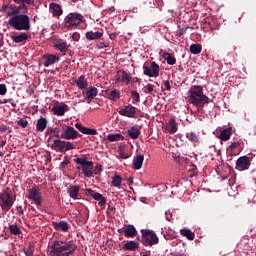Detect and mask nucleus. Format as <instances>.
<instances>
[{
    "label": "nucleus",
    "instance_id": "50",
    "mask_svg": "<svg viewBox=\"0 0 256 256\" xmlns=\"http://www.w3.org/2000/svg\"><path fill=\"white\" fill-rule=\"evenodd\" d=\"M96 47H97V49H105V48L109 47V41L103 40L102 42H99L96 45Z\"/></svg>",
    "mask_w": 256,
    "mask_h": 256
},
{
    "label": "nucleus",
    "instance_id": "59",
    "mask_svg": "<svg viewBox=\"0 0 256 256\" xmlns=\"http://www.w3.org/2000/svg\"><path fill=\"white\" fill-rule=\"evenodd\" d=\"M119 157H120V159H129V157H131V155H129L127 153L120 152Z\"/></svg>",
    "mask_w": 256,
    "mask_h": 256
},
{
    "label": "nucleus",
    "instance_id": "4",
    "mask_svg": "<svg viewBox=\"0 0 256 256\" xmlns=\"http://www.w3.org/2000/svg\"><path fill=\"white\" fill-rule=\"evenodd\" d=\"M138 241H141L144 247H153L159 243V237L153 230L142 229L141 237L137 236Z\"/></svg>",
    "mask_w": 256,
    "mask_h": 256
},
{
    "label": "nucleus",
    "instance_id": "24",
    "mask_svg": "<svg viewBox=\"0 0 256 256\" xmlns=\"http://www.w3.org/2000/svg\"><path fill=\"white\" fill-rule=\"evenodd\" d=\"M65 111H67V104H63L62 106L55 105L52 108L53 115H57L58 117H63V115H65Z\"/></svg>",
    "mask_w": 256,
    "mask_h": 256
},
{
    "label": "nucleus",
    "instance_id": "53",
    "mask_svg": "<svg viewBox=\"0 0 256 256\" xmlns=\"http://www.w3.org/2000/svg\"><path fill=\"white\" fill-rule=\"evenodd\" d=\"M69 163H71V161H69V158L65 156L63 162L60 163L61 169H65Z\"/></svg>",
    "mask_w": 256,
    "mask_h": 256
},
{
    "label": "nucleus",
    "instance_id": "19",
    "mask_svg": "<svg viewBox=\"0 0 256 256\" xmlns=\"http://www.w3.org/2000/svg\"><path fill=\"white\" fill-rule=\"evenodd\" d=\"M9 9H11L12 11L8 13V17H11V15H13V17H15L16 15L21 13V9L24 10V13H27V11H28L27 5H24V4H22L20 6L10 5Z\"/></svg>",
    "mask_w": 256,
    "mask_h": 256
},
{
    "label": "nucleus",
    "instance_id": "11",
    "mask_svg": "<svg viewBox=\"0 0 256 256\" xmlns=\"http://www.w3.org/2000/svg\"><path fill=\"white\" fill-rule=\"evenodd\" d=\"M159 71V64L155 61L151 62L150 66L146 64L143 65V74L146 75V77H159Z\"/></svg>",
    "mask_w": 256,
    "mask_h": 256
},
{
    "label": "nucleus",
    "instance_id": "45",
    "mask_svg": "<svg viewBox=\"0 0 256 256\" xmlns=\"http://www.w3.org/2000/svg\"><path fill=\"white\" fill-rule=\"evenodd\" d=\"M35 253V246H33L31 243L28 244V248L24 249V254L26 256H33Z\"/></svg>",
    "mask_w": 256,
    "mask_h": 256
},
{
    "label": "nucleus",
    "instance_id": "27",
    "mask_svg": "<svg viewBox=\"0 0 256 256\" xmlns=\"http://www.w3.org/2000/svg\"><path fill=\"white\" fill-rule=\"evenodd\" d=\"M124 251H135V249H139V242L130 240L127 241L122 247Z\"/></svg>",
    "mask_w": 256,
    "mask_h": 256
},
{
    "label": "nucleus",
    "instance_id": "5",
    "mask_svg": "<svg viewBox=\"0 0 256 256\" xmlns=\"http://www.w3.org/2000/svg\"><path fill=\"white\" fill-rule=\"evenodd\" d=\"M81 23H85V17L78 12H71L64 18L65 29H73L79 27Z\"/></svg>",
    "mask_w": 256,
    "mask_h": 256
},
{
    "label": "nucleus",
    "instance_id": "63",
    "mask_svg": "<svg viewBox=\"0 0 256 256\" xmlns=\"http://www.w3.org/2000/svg\"><path fill=\"white\" fill-rule=\"evenodd\" d=\"M118 36H119V34H117V33H111L109 35V39H111L112 41H115Z\"/></svg>",
    "mask_w": 256,
    "mask_h": 256
},
{
    "label": "nucleus",
    "instance_id": "17",
    "mask_svg": "<svg viewBox=\"0 0 256 256\" xmlns=\"http://www.w3.org/2000/svg\"><path fill=\"white\" fill-rule=\"evenodd\" d=\"M75 127L80 133H83V135H97L98 133L97 129L84 127L81 123H76Z\"/></svg>",
    "mask_w": 256,
    "mask_h": 256
},
{
    "label": "nucleus",
    "instance_id": "3",
    "mask_svg": "<svg viewBox=\"0 0 256 256\" xmlns=\"http://www.w3.org/2000/svg\"><path fill=\"white\" fill-rule=\"evenodd\" d=\"M8 23L16 31H29L31 29V19L27 14H16L9 19Z\"/></svg>",
    "mask_w": 256,
    "mask_h": 256
},
{
    "label": "nucleus",
    "instance_id": "1",
    "mask_svg": "<svg viewBox=\"0 0 256 256\" xmlns=\"http://www.w3.org/2000/svg\"><path fill=\"white\" fill-rule=\"evenodd\" d=\"M77 246L73 240L68 242H63L55 240L52 245L49 247L48 255L49 256H70L75 253Z\"/></svg>",
    "mask_w": 256,
    "mask_h": 256
},
{
    "label": "nucleus",
    "instance_id": "34",
    "mask_svg": "<svg viewBox=\"0 0 256 256\" xmlns=\"http://www.w3.org/2000/svg\"><path fill=\"white\" fill-rule=\"evenodd\" d=\"M54 48L60 50V53H67L69 51V46L67 42L58 41L54 44Z\"/></svg>",
    "mask_w": 256,
    "mask_h": 256
},
{
    "label": "nucleus",
    "instance_id": "46",
    "mask_svg": "<svg viewBox=\"0 0 256 256\" xmlns=\"http://www.w3.org/2000/svg\"><path fill=\"white\" fill-rule=\"evenodd\" d=\"M16 123L19 127H22V129H27L29 125V121L23 120V118H20L19 120H17Z\"/></svg>",
    "mask_w": 256,
    "mask_h": 256
},
{
    "label": "nucleus",
    "instance_id": "26",
    "mask_svg": "<svg viewBox=\"0 0 256 256\" xmlns=\"http://www.w3.org/2000/svg\"><path fill=\"white\" fill-rule=\"evenodd\" d=\"M46 136H48V143L53 141V137H59V128L48 127L46 130Z\"/></svg>",
    "mask_w": 256,
    "mask_h": 256
},
{
    "label": "nucleus",
    "instance_id": "49",
    "mask_svg": "<svg viewBox=\"0 0 256 256\" xmlns=\"http://www.w3.org/2000/svg\"><path fill=\"white\" fill-rule=\"evenodd\" d=\"M179 29L177 30V37H183V35H185V33H187V29H191V27L187 26L184 28H181V26H178Z\"/></svg>",
    "mask_w": 256,
    "mask_h": 256
},
{
    "label": "nucleus",
    "instance_id": "42",
    "mask_svg": "<svg viewBox=\"0 0 256 256\" xmlns=\"http://www.w3.org/2000/svg\"><path fill=\"white\" fill-rule=\"evenodd\" d=\"M11 235H21V228H19V226H17L16 224H12L8 227Z\"/></svg>",
    "mask_w": 256,
    "mask_h": 256
},
{
    "label": "nucleus",
    "instance_id": "15",
    "mask_svg": "<svg viewBox=\"0 0 256 256\" xmlns=\"http://www.w3.org/2000/svg\"><path fill=\"white\" fill-rule=\"evenodd\" d=\"M78 135H79V132H77L75 128H73L72 126H67L65 132L62 133L60 137L61 139L71 140V139H77Z\"/></svg>",
    "mask_w": 256,
    "mask_h": 256
},
{
    "label": "nucleus",
    "instance_id": "48",
    "mask_svg": "<svg viewBox=\"0 0 256 256\" xmlns=\"http://www.w3.org/2000/svg\"><path fill=\"white\" fill-rule=\"evenodd\" d=\"M131 97L136 103H139L141 101V96L139 95V92H137V90L131 91Z\"/></svg>",
    "mask_w": 256,
    "mask_h": 256
},
{
    "label": "nucleus",
    "instance_id": "28",
    "mask_svg": "<svg viewBox=\"0 0 256 256\" xmlns=\"http://www.w3.org/2000/svg\"><path fill=\"white\" fill-rule=\"evenodd\" d=\"M117 73H121V76L117 79V81H121L122 83H126V85H129V83L131 82V75L124 70H119Z\"/></svg>",
    "mask_w": 256,
    "mask_h": 256
},
{
    "label": "nucleus",
    "instance_id": "43",
    "mask_svg": "<svg viewBox=\"0 0 256 256\" xmlns=\"http://www.w3.org/2000/svg\"><path fill=\"white\" fill-rule=\"evenodd\" d=\"M169 133H177V121L175 120V118H171L169 120Z\"/></svg>",
    "mask_w": 256,
    "mask_h": 256
},
{
    "label": "nucleus",
    "instance_id": "54",
    "mask_svg": "<svg viewBox=\"0 0 256 256\" xmlns=\"http://www.w3.org/2000/svg\"><path fill=\"white\" fill-rule=\"evenodd\" d=\"M1 104L3 103H10L13 107H17V104H15V102H13V98L10 99H4L3 101H0Z\"/></svg>",
    "mask_w": 256,
    "mask_h": 256
},
{
    "label": "nucleus",
    "instance_id": "21",
    "mask_svg": "<svg viewBox=\"0 0 256 256\" xmlns=\"http://www.w3.org/2000/svg\"><path fill=\"white\" fill-rule=\"evenodd\" d=\"M79 191H81V186L79 185H70L68 187L67 193L71 199H77L79 197Z\"/></svg>",
    "mask_w": 256,
    "mask_h": 256
},
{
    "label": "nucleus",
    "instance_id": "9",
    "mask_svg": "<svg viewBox=\"0 0 256 256\" xmlns=\"http://www.w3.org/2000/svg\"><path fill=\"white\" fill-rule=\"evenodd\" d=\"M27 199L33 201L37 207H41L43 205V199L41 197V192L37 186H34L28 190V194L26 195Z\"/></svg>",
    "mask_w": 256,
    "mask_h": 256
},
{
    "label": "nucleus",
    "instance_id": "52",
    "mask_svg": "<svg viewBox=\"0 0 256 256\" xmlns=\"http://www.w3.org/2000/svg\"><path fill=\"white\" fill-rule=\"evenodd\" d=\"M143 93H153V85L148 84L146 86L143 87Z\"/></svg>",
    "mask_w": 256,
    "mask_h": 256
},
{
    "label": "nucleus",
    "instance_id": "22",
    "mask_svg": "<svg viewBox=\"0 0 256 256\" xmlns=\"http://www.w3.org/2000/svg\"><path fill=\"white\" fill-rule=\"evenodd\" d=\"M47 129V118L40 117L36 122V131L38 133H43Z\"/></svg>",
    "mask_w": 256,
    "mask_h": 256
},
{
    "label": "nucleus",
    "instance_id": "58",
    "mask_svg": "<svg viewBox=\"0 0 256 256\" xmlns=\"http://www.w3.org/2000/svg\"><path fill=\"white\" fill-rule=\"evenodd\" d=\"M164 87H165L166 91H171V81L166 80L164 82Z\"/></svg>",
    "mask_w": 256,
    "mask_h": 256
},
{
    "label": "nucleus",
    "instance_id": "44",
    "mask_svg": "<svg viewBox=\"0 0 256 256\" xmlns=\"http://www.w3.org/2000/svg\"><path fill=\"white\" fill-rule=\"evenodd\" d=\"M121 183H123V178L120 175H115L112 178L113 187H121Z\"/></svg>",
    "mask_w": 256,
    "mask_h": 256
},
{
    "label": "nucleus",
    "instance_id": "20",
    "mask_svg": "<svg viewBox=\"0 0 256 256\" xmlns=\"http://www.w3.org/2000/svg\"><path fill=\"white\" fill-rule=\"evenodd\" d=\"M52 225L56 231H62L63 233L69 231V223L67 221L52 222Z\"/></svg>",
    "mask_w": 256,
    "mask_h": 256
},
{
    "label": "nucleus",
    "instance_id": "36",
    "mask_svg": "<svg viewBox=\"0 0 256 256\" xmlns=\"http://www.w3.org/2000/svg\"><path fill=\"white\" fill-rule=\"evenodd\" d=\"M163 59L168 65H175V63H177V59L169 52L163 54Z\"/></svg>",
    "mask_w": 256,
    "mask_h": 256
},
{
    "label": "nucleus",
    "instance_id": "10",
    "mask_svg": "<svg viewBox=\"0 0 256 256\" xmlns=\"http://www.w3.org/2000/svg\"><path fill=\"white\" fill-rule=\"evenodd\" d=\"M13 196L7 191L0 195V207L2 211H9L13 207Z\"/></svg>",
    "mask_w": 256,
    "mask_h": 256
},
{
    "label": "nucleus",
    "instance_id": "61",
    "mask_svg": "<svg viewBox=\"0 0 256 256\" xmlns=\"http://www.w3.org/2000/svg\"><path fill=\"white\" fill-rule=\"evenodd\" d=\"M94 193H95V191H93L91 189H86L85 190V195H87L88 197H93Z\"/></svg>",
    "mask_w": 256,
    "mask_h": 256
},
{
    "label": "nucleus",
    "instance_id": "64",
    "mask_svg": "<svg viewBox=\"0 0 256 256\" xmlns=\"http://www.w3.org/2000/svg\"><path fill=\"white\" fill-rule=\"evenodd\" d=\"M147 5H148V7H150V8H153V7H155V0H149L148 1V3L147 2H145Z\"/></svg>",
    "mask_w": 256,
    "mask_h": 256
},
{
    "label": "nucleus",
    "instance_id": "38",
    "mask_svg": "<svg viewBox=\"0 0 256 256\" xmlns=\"http://www.w3.org/2000/svg\"><path fill=\"white\" fill-rule=\"evenodd\" d=\"M97 93H99V90H97V88H95L93 86H90V88L86 92V97H87V99H89L91 101L95 98Z\"/></svg>",
    "mask_w": 256,
    "mask_h": 256
},
{
    "label": "nucleus",
    "instance_id": "14",
    "mask_svg": "<svg viewBox=\"0 0 256 256\" xmlns=\"http://www.w3.org/2000/svg\"><path fill=\"white\" fill-rule=\"evenodd\" d=\"M44 67H50V65H55L59 63V56L55 54H45L42 56Z\"/></svg>",
    "mask_w": 256,
    "mask_h": 256
},
{
    "label": "nucleus",
    "instance_id": "12",
    "mask_svg": "<svg viewBox=\"0 0 256 256\" xmlns=\"http://www.w3.org/2000/svg\"><path fill=\"white\" fill-rule=\"evenodd\" d=\"M250 167H251V158H249V156L244 155L239 157L236 160L237 171H247Z\"/></svg>",
    "mask_w": 256,
    "mask_h": 256
},
{
    "label": "nucleus",
    "instance_id": "37",
    "mask_svg": "<svg viewBox=\"0 0 256 256\" xmlns=\"http://www.w3.org/2000/svg\"><path fill=\"white\" fill-rule=\"evenodd\" d=\"M108 141L113 143L114 141H125V136L119 133L116 134H108L107 136Z\"/></svg>",
    "mask_w": 256,
    "mask_h": 256
},
{
    "label": "nucleus",
    "instance_id": "62",
    "mask_svg": "<svg viewBox=\"0 0 256 256\" xmlns=\"http://www.w3.org/2000/svg\"><path fill=\"white\" fill-rule=\"evenodd\" d=\"M10 5L3 4L2 9L0 10L1 13H7V9H9Z\"/></svg>",
    "mask_w": 256,
    "mask_h": 256
},
{
    "label": "nucleus",
    "instance_id": "57",
    "mask_svg": "<svg viewBox=\"0 0 256 256\" xmlns=\"http://www.w3.org/2000/svg\"><path fill=\"white\" fill-rule=\"evenodd\" d=\"M158 191H160V193H162V191H167V184H160L158 185Z\"/></svg>",
    "mask_w": 256,
    "mask_h": 256
},
{
    "label": "nucleus",
    "instance_id": "35",
    "mask_svg": "<svg viewBox=\"0 0 256 256\" xmlns=\"http://www.w3.org/2000/svg\"><path fill=\"white\" fill-rule=\"evenodd\" d=\"M27 39H29V35H27V33H21L17 36L12 37V41L14 43H25Z\"/></svg>",
    "mask_w": 256,
    "mask_h": 256
},
{
    "label": "nucleus",
    "instance_id": "16",
    "mask_svg": "<svg viewBox=\"0 0 256 256\" xmlns=\"http://www.w3.org/2000/svg\"><path fill=\"white\" fill-rule=\"evenodd\" d=\"M49 11L52 13L53 17H61V15H63V8L55 2L49 4Z\"/></svg>",
    "mask_w": 256,
    "mask_h": 256
},
{
    "label": "nucleus",
    "instance_id": "56",
    "mask_svg": "<svg viewBox=\"0 0 256 256\" xmlns=\"http://www.w3.org/2000/svg\"><path fill=\"white\" fill-rule=\"evenodd\" d=\"M71 37L73 41H79L81 39V35L78 32H74Z\"/></svg>",
    "mask_w": 256,
    "mask_h": 256
},
{
    "label": "nucleus",
    "instance_id": "33",
    "mask_svg": "<svg viewBox=\"0 0 256 256\" xmlns=\"http://www.w3.org/2000/svg\"><path fill=\"white\" fill-rule=\"evenodd\" d=\"M233 128L228 127L220 132L221 141H229L231 139V131Z\"/></svg>",
    "mask_w": 256,
    "mask_h": 256
},
{
    "label": "nucleus",
    "instance_id": "41",
    "mask_svg": "<svg viewBox=\"0 0 256 256\" xmlns=\"http://www.w3.org/2000/svg\"><path fill=\"white\" fill-rule=\"evenodd\" d=\"M108 99L110 101H117V99H121V93L118 90H112L108 95Z\"/></svg>",
    "mask_w": 256,
    "mask_h": 256
},
{
    "label": "nucleus",
    "instance_id": "13",
    "mask_svg": "<svg viewBox=\"0 0 256 256\" xmlns=\"http://www.w3.org/2000/svg\"><path fill=\"white\" fill-rule=\"evenodd\" d=\"M119 115L122 117H129L130 119L135 118V113H137V108L131 104L124 106L118 110Z\"/></svg>",
    "mask_w": 256,
    "mask_h": 256
},
{
    "label": "nucleus",
    "instance_id": "51",
    "mask_svg": "<svg viewBox=\"0 0 256 256\" xmlns=\"http://www.w3.org/2000/svg\"><path fill=\"white\" fill-rule=\"evenodd\" d=\"M92 171H93V175H101V173L103 171V166L98 165L94 169H92Z\"/></svg>",
    "mask_w": 256,
    "mask_h": 256
},
{
    "label": "nucleus",
    "instance_id": "8",
    "mask_svg": "<svg viewBox=\"0 0 256 256\" xmlns=\"http://www.w3.org/2000/svg\"><path fill=\"white\" fill-rule=\"evenodd\" d=\"M243 149H245V142L240 137H236L230 142L226 151H228V153H241Z\"/></svg>",
    "mask_w": 256,
    "mask_h": 256
},
{
    "label": "nucleus",
    "instance_id": "31",
    "mask_svg": "<svg viewBox=\"0 0 256 256\" xmlns=\"http://www.w3.org/2000/svg\"><path fill=\"white\" fill-rule=\"evenodd\" d=\"M92 197L95 201H98V204L103 207L107 204V200L104 198L103 194L99 192H94L92 194Z\"/></svg>",
    "mask_w": 256,
    "mask_h": 256
},
{
    "label": "nucleus",
    "instance_id": "32",
    "mask_svg": "<svg viewBox=\"0 0 256 256\" xmlns=\"http://www.w3.org/2000/svg\"><path fill=\"white\" fill-rule=\"evenodd\" d=\"M180 235H182V237H186L189 241H193V239H195V233L187 228L181 229Z\"/></svg>",
    "mask_w": 256,
    "mask_h": 256
},
{
    "label": "nucleus",
    "instance_id": "30",
    "mask_svg": "<svg viewBox=\"0 0 256 256\" xmlns=\"http://www.w3.org/2000/svg\"><path fill=\"white\" fill-rule=\"evenodd\" d=\"M127 135L130 139H139V135H141V130L137 127L132 126L130 129L127 130Z\"/></svg>",
    "mask_w": 256,
    "mask_h": 256
},
{
    "label": "nucleus",
    "instance_id": "2",
    "mask_svg": "<svg viewBox=\"0 0 256 256\" xmlns=\"http://www.w3.org/2000/svg\"><path fill=\"white\" fill-rule=\"evenodd\" d=\"M188 103L203 109L209 103V97L203 94V86H192L188 90Z\"/></svg>",
    "mask_w": 256,
    "mask_h": 256
},
{
    "label": "nucleus",
    "instance_id": "29",
    "mask_svg": "<svg viewBox=\"0 0 256 256\" xmlns=\"http://www.w3.org/2000/svg\"><path fill=\"white\" fill-rule=\"evenodd\" d=\"M101 37H103V32H93V31H89L86 33V39L88 41H95L96 39H101Z\"/></svg>",
    "mask_w": 256,
    "mask_h": 256
},
{
    "label": "nucleus",
    "instance_id": "55",
    "mask_svg": "<svg viewBox=\"0 0 256 256\" xmlns=\"http://www.w3.org/2000/svg\"><path fill=\"white\" fill-rule=\"evenodd\" d=\"M7 93V86L5 84H0V95H5Z\"/></svg>",
    "mask_w": 256,
    "mask_h": 256
},
{
    "label": "nucleus",
    "instance_id": "60",
    "mask_svg": "<svg viewBox=\"0 0 256 256\" xmlns=\"http://www.w3.org/2000/svg\"><path fill=\"white\" fill-rule=\"evenodd\" d=\"M8 129L9 127H7V125L5 124L0 125V133H5Z\"/></svg>",
    "mask_w": 256,
    "mask_h": 256
},
{
    "label": "nucleus",
    "instance_id": "25",
    "mask_svg": "<svg viewBox=\"0 0 256 256\" xmlns=\"http://www.w3.org/2000/svg\"><path fill=\"white\" fill-rule=\"evenodd\" d=\"M144 160H145V156H143V155H137L136 157H134L133 169H135V171H139V169H141V167H143Z\"/></svg>",
    "mask_w": 256,
    "mask_h": 256
},
{
    "label": "nucleus",
    "instance_id": "39",
    "mask_svg": "<svg viewBox=\"0 0 256 256\" xmlns=\"http://www.w3.org/2000/svg\"><path fill=\"white\" fill-rule=\"evenodd\" d=\"M186 137L192 143H199V135L196 132H187Z\"/></svg>",
    "mask_w": 256,
    "mask_h": 256
},
{
    "label": "nucleus",
    "instance_id": "47",
    "mask_svg": "<svg viewBox=\"0 0 256 256\" xmlns=\"http://www.w3.org/2000/svg\"><path fill=\"white\" fill-rule=\"evenodd\" d=\"M14 3H17V5H33L35 3V0H13Z\"/></svg>",
    "mask_w": 256,
    "mask_h": 256
},
{
    "label": "nucleus",
    "instance_id": "6",
    "mask_svg": "<svg viewBox=\"0 0 256 256\" xmlns=\"http://www.w3.org/2000/svg\"><path fill=\"white\" fill-rule=\"evenodd\" d=\"M75 163H77V165H80L77 166L76 169L78 171H82L85 177H93V162L88 161L87 157L76 158Z\"/></svg>",
    "mask_w": 256,
    "mask_h": 256
},
{
    "label": "nucleus",
    "instance_id": "7",
    "mask_svg": "<svg viewBox=\"0 0 256 256\" xmlns=\"http://www.w3.org/2000/svg\"><path fill=\"white\" fill-rule=\"evenodd\" d=\"M51 149L57 153H65V151H71L72 149H75V145H73L72 142L56 139L51 145Z\"/></svg>",
    "mask_w": 256,
    "mask_h": 256
},
{
    "label": "nucleus",
    "instance_id": "23",
    "mask_svg": "<svg viewBox=\"0 0 256 256\" xmlns=\"http://www.w3.org/2000/svg\"><path fill=\"white\" fill-rule=\"evenodd\" d=\"M75 85H77L78 89H87L89 87V82H87V78L85 75H81L78 79L74 80Z\"/></svg>",
    "mask_w": 256,
    "mask_h": 256
},
{
    "label": "nucleus",
    "instance_id": "40",
    "mask_svg": "<svg viewBox=\"0 0 256 256\" xmlns=\"http://www.w3.org/2000/svg\"><path fill=\"white\" fill-rule=\"evenodd\" d=\"M202 50L203 47H201V44H192L190 46V53H192V55H199Z\"/></svg>",
    "mask_w": 256,
    "mask_h": 256
},
{
    "label": "nucleus",
    "instance_id": "18",
    "mask_svg": "<svg viewBox=\"0 0 256 256\" xmlns=\"http://www.w3.org/2000/svg\"><path fill=\"white\" fill-rule=\"evenodd\" d=\"M124 237H130L131 239L137 235V229L133 224H128L123 228Z\"/></svg>",
    "mask_w": 256,
    "mask_h": 256
}]
</instances>
